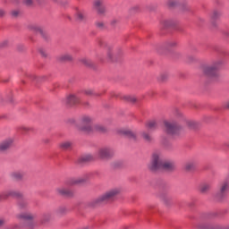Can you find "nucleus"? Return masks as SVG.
Segmentation results:
<instances>
[{"label": "nucleus", "mask_w": 229, "mask_h": 229, "mask_svg": "<svg viewBox=\"0 0 229 229\" xmlns=\"http://www.w3.org/2000/svg\"><path fill=\"white\" fill-rule=\"evenodd\" d=\"M223 66V60L214 61L211 64H204L201 66V72L204 76L211 80H217L219 78V70Z\"/></svg>", "instance_id": "nucleus-1"}, {"label": "nucleus", "mask_w": 229, "mask_h": 229, "mask_svg": "<svg viewBox=\"0 0 229 229\" xmlns=\"http://www.w3.org/2000/svg\"><path fill=\"white\" fill-rule=\"evenodd\" d=\"M121 192L119 188H114L106 191L104 194L100 195L95 200H93L94 205H103V203H108L111 199H114L117 194Z\"/></svg>", "instance_id": "nucleus-2"}, {"label": "nucleus", "mask_w": 229, "mask_h": 229, "mask_svg": "<svg viewBox=\"0 0 229 229\" xmlns=\"http://www.w3.org/2000/svg\"><path fill=\"white\" fill-rule=\"evenodd\" d=\"M164 159L165 158L162 152H153L151 155L150 163L148 164V169H150V171H158V169H162Z\"/></svg>", "instance_id": "nucleus-3"}, {"label": "nucleus", "mask_w": 229, "mask_h": 229, "mask_svg": "<svg viewBox=\"0 0 229 229\" xmlns=\"http://www.w3.org/2000/svg\"><path fill=\"white\" fill-rule=\"evenodd\" d=\"M165 130L168 135H177L182 130V126L175 121H165Z\"/></svg>", "instance_id": "nucleus-4"}, {"label": "nucleus", "mask_w": 229, "mask_h": 229, "mask_svg": "<svg viewBox=\"0 0 229 229\" xmlns=\"http://www.w3.org/2000/svg\"><path fill=\"white\" fill-rule=\"evenodd\" d=\"M92 117L89 115H84L81 118V125L79 127V130L81 131H85V133H90L92 131Z\"/></svg>", "instance_id": "nucleus-5"}, {"label": "nucleus", "mask_w": 229, "mask_h": 229, "mask_svg": "<svg viewBox=\"0 0 229 229\" xmlns=\"http://www.w3.org/2000/svg\"><path fill=\"white\" fill-rule=\"evenodd\" d=\"M98 157L100 160H110L114 157V149L108 147H103L98 149Z\"/></svg>", "instance_id": "nucleus-6"}, {"label": "nucleus", "mask_w": 229, "mask_h": 229, "mask_svg": "<svg viewBox=\"0 0 229 229\" xmlns=\"http://www.w3.org/2000/svg\"><path fill=\"white\" fill-rule=\"evenodd\" d=\"M228 191H229V180L225 179L224 182L220 183L219 191L217 192V198H219V199L225 198Z\"/></svg>", "instance_id": "nucleus-7"}, {"label": "nucleus", "mask_w": 229, "mask_h": 229, "mask_svg": "<svg viewBox=\"0 0 229 229\" xmlns=\"http://www.w3.org/2000/svg\"><path fill=\"white\" fill-rule=\"evenodd\" d=\"M22 198V193L17 191H7L0 193V201H3V199H8V198Z\"/></svg>", "instance_id": "nucleus-8"}, {"label": "nucleus", "mask_w": 229, "mask_h": 229, "mask_svg": "<svg viewBox=\"0 0 229 229\" xmlns=\"http://www.w3.org/2000/svg\"><path fill=\"white\" fill-rule=\"evenodd\" d=\"M55 192L56 194H58V196H65L66 198H71L74 196V191H72V190L65 188L64 186L56 188Z\"/></svg>", "instance_id": "nucleus-9"}, {"label": "nucleus", "mask_w": 229, "mask_h": 229, "mask_svg": "<svg viewBox=\"0 0 229 229\" xmlns=\"http://www.w3.org/2000/svg\"><path fill=\"white\" fill-rule=\"evenodd\" d=\"M13 138H7L0 142V151H7L13 146Z\"/></svg>", "instance_id": "nucleus-10"}, {"label": "nucleus", "mask_w": 229, "mask_h": 229, "mask_svg": "<svg viewBox=\"0 0 229 229\" xmlns=\"http://www.w3.org/2000/svg\"><path fill=\"white\" fill-rule=\"evenodd\" d=\"M17 219H23L24 221H33L36 216L30 212H22L16 215Z\"/></svg>", "instance_id": "nucleus-11"}, {"label": "nucleus", "mask_w": 229, "mask_h": 229, "mask_svg": "<svg viewBox=\"0 0 229 229\" xmlns=\"http://www.w3.org/2000/svg\"><path fill=\"white\" fill-rule=\"evenodd\" d=\"M174 167H175L174 162L163 159L161 169H165V171H173Z\"/></svg>", "instance_id": "nucleus-12"}, {"label": "nucleus", "mask_w": 229, "mask_h": 229, "mask_svg": "<svg viewBox=\"0 0 229 229\" xmlns=\"http://www.w3.org/2000/svg\"><path fill=\"white\" fill-rule=\"evenodd\" d=\"M94 8L98 12V13H105V4L103 0H95Z\"/></svg>", "instance_id": "nucleus-13"}, {"label": "nucleus", "mask_w": 229, "mask_h": 229, "mask_svg": "<svg viewBox=\"0 0 229 229\" xmlns=\"http://www.w3.org/2000/svg\"><path fill=\"white\" fill-rule=\"evenodd\" d=\"M24 176H26V173L22 171H16V172L11 173V177L13 180H17V181L24 180Z\"/></svg>", "instance_id": "nucleus-14"}, {"label": "nucleus", "mask_w": 229, "mask_h": 229, "mask_svg": "<svg viewBox=\"0 0 229 229\" xmlns=\"http://www.w3.org/2000/svg\"><path fill=\"white\" fill-rule=\"evenodd\" d=\"M87 179L83 177L72 178L68 182V185H80V183H85Z\"/></svg>", "instance_id": "nucleus-15"}, {"label": "nucleus", "mask_w": 229, "mask_h": 229, "mask_svg": "<svg viewBox=\"0 0 229 229\" xmlns=\"http://www.w3.org/2000/svg\"><path fill=\"white\" fill-rule=\"evenodd\" d=\"M67 105H78L80 103V98L76 97V95H70L66 98Z\"/></svg>", "instance_id": "nucleus-16"}, {"label": "nucleus", "mask_w": 229, "mask_h": 229, "mask_svg": "<svg viewBox=\"0 0 229 229\" xmlns=\"http://www.w3.org/2000/svg\"><path fill=\"white\" fill-rule=\"evenodd\" d=\"M120 98L127 103H137V97L133 95H122Z\"/></svg>", "instance_id": "nucleus-17"}, {"label": "nucleus", "mask_w": 229, "mask_h": 229, "mask_svg": "<svg viewBox=\"0 0 229 229\" xmlns=\"http://www.w3.org/2000/svg\"><path fill=\"white\" fill-rule=\"evenodd\" d=\"M120 133H122V135H125L126 137L135 139V133L128 128L120 130Z\"/></svg>", "instance_id": "nucleus-18"}, {"label": "nucleus", "mask_w": 229, "mask_h": 229, "mask_svg": "<svg viewBox=\"0 0 229 229\" xmlns=\"http://www.w3.org/2000/svg\"><path fill=\"white\" fill-rule=\"evenodd\" d=\"M84 94L86 96H89L90 98H99V96H101V93H98L94 91V89H85Z\"/></svg>", "instance_id": "nucleus-19"}, {"label": "nucleus", "mask_w": 229, "mask_h": 229, "mask_svg": "<svg viewBox=\"0 0 229 229\" xmlns=\"http://www.w3.org/2000/svg\"><path fill=\"white\" fill-rule=\"evenodd\" d=\"M145 126L148 130H157V123L156 120H148Z\"/></svg>", "instance_id": "nucleus-20"}, {"label": "nucleus", "mask_w": 229, "mask_h": 229, "mask_svg": "<svg viewBox=\"0 0 229 229\" xmlns=\"http://www.w3.org/2000/svg\"><path fill=\"white\" fill-rule=\"evenodd\" d=\"M59 148L61 149H64L66 151L67 149H71L72 148V141H63L59 144Z\"/></svg>", "instance_id": "nucleus-21"}, {"label": "nucleus", "mask_w": 229, "mask_h": 229, "mask_svg": "<svg viewBox=\"0 0 229 229\" xmlns=\"http://www.w3.org/2000/svg\"><path fill=\"white\" fill-rule=\"evenodd\" d=\"M17 207H18L19 210H28V208H29L28 201H26V200H20L17 203Z\"/></svg>", "instance_id": "nucleus-22"}, {"label": "nucleus", "mask_w": 229, "mask_h": 229, "mask_svg": "<svg viewBox=\"0 0 229 229\" xmlns=\"http://www.w3.org/2000/svg\"><path fill=\"white\" fill-rule=\"evenodd\" d=\"M141 137L144 139L145 142H153V137L146 131L141 132Z\"/></svg>", "instance_id": "nucleus-23"}, {"label": "nucleus", "mask_w": 229, "mask_h": 229, "mask_svg": "<svg viewBox=\"0 0 229 229\" xmlns=\"http://www.w3.org/2000/svg\"><path fill=\"white\" fill-rule=\"evenodd\" d=\"M92 160V156H83L78 159L79 164H85V162H90Z\"/></svg>", "instance_id": "nucleus-24"}, {"label": "nucleus", "mask_w": 229, "mask_h": 229, "mask_svg": "<svg viewBox=\"0 0 229 229\" xmlns=\"http://www.w3.org/2000/svg\"><path fill=\"white\" fill-rule=\"evenodd\" d=\"M75 17H76L77 21H84L85 20V12H83L81 10L77 11Z\"/></svg>", "instance_id": "nucleus-25"}, {"label": "nucleus", "mask_w": 229, "mask_h": 229, "mask_svg": "<svg viewBox=\"0 0 229 229\" xmlns=\"http://www.w3.org/2000/svg\"><path fill=\"white\" fill-rule=\"evenodd\" d=\"M196 164L192 161L187 162L184 165L186 171H193L195 169Z\"/></svg>", "instance_id": "nucleus-26"}, {"label": "nucleus", "mask_w": 229, "mask_h": 229, "mask_svg": "<svg viewBox=\"0 0 229 229\" xmlns=\"http://www.w3.org/2000/svg\"><path fill=\"white\" fill-rule=\"evenodd\" d=\"M65 214H67V208L65 207H60L57 210H56V215L59 217H62V216H65Z\"/></svg>", "instance_id": "nucleus-27"}, {"label": "nucleus", "mask_w": 229, "mask_h": 229, "mask_svg": "<svg viewBox=\"0 0 229 229\" xmlns=\"http://www.w3.org/2000/svg\"><path fill=\"white\" fill-rule=\"evenodd\" d=\"M49 221H51V214L49 213L44 214L41 218V224L46 225V223H49Z\"/></svg>", "instance_id": "nucleus-28"}, {"label": "nucleus", "mask_w": 229, "mask_h": 229, "mask_svg": "<svg viewBox=\"0 0 229 229\" xmlns=\"http://www.w3.org/2000/svg\"><path fill=\"white\" fill-rule=\"evenodd\" d=\"M60 60H62V62H71V60H72V55L70 54H64L60 56Z\"/></svg>", "instance_id": "nucleus-29"}, {"label": "nucleus", "mask_w": 229, "mask_h": 229, "mask_svg": "<svg viewBox=\"0 0 229 229\" xmlns=\"http://www.w3.org/2000/svg\"><path fill=\"white\" fill-rule=\"evenodd\" d=\"M210 191V184L208 183H204L200 186V192L205 194V192H208Z\"/></svg>", "instance_id": "nucleus-30"}, {"label": "nucleus", "mask_w": 229, "mask_h": 229, "mask_svg": "<svg viewBox=\"0 0 229 229\" xmlns=\"http://www.w3.org/2000/svg\"><path fill=\"white\" fill-rule=\"evenodd\" d=\"M221 17V13L219 11H214L211 13V19L212 21H216V19H219Z\"/></svg>", "instance_id": "nucleus-31"}, {"label": "nucleus", "mask_w": 229, "mask_h": 229, "mask_svg": "<svg viewBox=\"0 0 229 229\" xmlns=\"http://www.w3.org/2000/svg\"><path fill=\"white\" fill-rule=\"evenodd\" d=\"M163 28H169L173 26V21L171 20H165L161 22Z\"/></svg>", "instance_id": "nucleus-32"}, {"label": "nucleus", "mask_w": 229, "mask_h": 229, "mask_svg": "<svg viewBox=\"0 0 229 229\" xmlns=\"http://www.w3.org/2000/svg\"><path fill=\"white\" fill-rule=\"evenodd\" d=\"M178 5V1L176 0H168L167 1V6H169L170 8H174V6Z\"/></svg>", "instance_id": "nucleus-33"}, {"label": "nucleus", "mask_w": 229, "mask_h": 229, "mask_svg": "<svg viewBox=\"0 0 229 229\" xmlns=\"http://www.w3.org/2000/svg\"><path fill=\"white\" fill-rule=\"evenodd\" d=\"M168 78H169V74H167V73H161L159 75V77H158V80L160 81H166L168 80Z\"/></svg>", "instance_id": "nucleus-34"}, {"label": "nucleus", "mask_w": 229, "mask_h": 229, "mask_svg": "<svg viewBox=\"0 0 229 229\" xmlns=\"http://www.w3.org/2000/svg\"><path fill=\"white\" fill-rule=\"evenodd\" d=\"M95 130L100 132L106 131V128H105V126H103L102 124L95 125Z\"/></svg>", "instance_id": "nucleus-35"}, {"label": "nucleus", "mask_w": 229, "mask_h": 229, "mask_svg": "<svg viewBox=\"0 0 229 229\" xmlns=\"http://www.w3.org/2000/svg\"><path fill=\"white\" fill-rule=\"evenodd\" d=\"M140 7L139 5H134L132 7L130 8V13H135L137 12H140Z\"/></svg>", "instance_id": "nucleus-36"}, {"label": "nucleus", "mask_w": 229, "mask_h": 229, "mask_svg": "<svg viewBox=\"0 0 229 229\" xmlns=\"http://www.w3.org/2000/svg\"><path fill=\"white\" fill-rule=\"evenodd\" d=\"M115 54H114V51L112 49L109 48V50L107 51V58L109 60H114V55Z\"/></svg>", "instance_id": "nucleus-37"}, {"label": "nucleus", "mask_w": 229, "mask_h": 229, "mask_svg": "<svg viewBox=\"0 0 229 229\" xmlns=\"http://www.w3.org/2000/svg\"><path fill=\"white\" fill-rule=\"evenodd\" d=\"M31 30H33L34 31H37V33H42V28L37 26V25H33L31 27Z\"/></svg>", "instance_id": "nucleus-38"}, {"label": "nucleus", "mask_w": 229, "mask_h": 229, "mask_svg": "<svg viewBox=\"0 0 229 229\" xmlns=\"http://www.w3.org/2000/svg\"><path fill=\"white\" fill-rule=\"evenodd\" d=\"M174 46H176L175 41H170L166 44V47H174Z\"/></svg>", "instance_id": "nucleus-39"}, {"label": "nucleus", "mask_w": 229, "mask_h": 229, "mask_svg": "<svg viewBox=\"0 0 229 229\" xmlns=\"http://www.w3.org/2000/svg\"><path fill=\"white\" fill-rule=\"evenodd\" d=\"M81 62L82 64H84L85 65H90V62H89V59H87V58L81 59Z\"/></svg>", "instance_id": "nucleus-40"}, {"label": "nucleus", "mask_w": 229, "mask_h": 229, "mask_svg": "<svg viewBox=\"0 0 229 229\" xmlns=\"http://www.w3.org/2000/svg\"><path fill=\"white\" fill-rule=\"evenodd\" d=\"M4 225H6V219L0 217V228L1 226H4Z\"/></svg>", "instance_id": "nucleus-41"}, {"label": "nucleus", "mask_w": 229, "mask_h": 229, "mask_svg": "<svg viewBox=\"0 0 229 229\" xmlns=\"http://www.w3.org/2000/svg\"><path fill=\"white\" fill-rule=\"evenodd\" d=\"M187 125L189 126V128H194V126H196V123H194V122H187Z\"/></svg>", "instance_id": "nucleus-42"}, {"label": "nucleus", "mask_w": 229, "mask_h": 229, "mask_svg": "<svg viewBox=\"0 0 229 229\" xmlns=\"http://www.w3.org/2000/svg\"><path fill=\"white\" fill-rule=\"evenodd\" d=\"M24 3L27 6H31V4H33V0H24Z\"/></svg>", "instance_id": "nucleus-43"}, {"label": "nucleus", "mask_w": 229, "mask_h": 229, "mask_svg": "<svg viewBox=\"0 0 229 229\" xmlns=\"http://www.w3.org/2000/svg\"><path fill=\"white\" fill-rule=\"evenodd\" d=\"M117 22H119V20H117V19H114L111 21L112 26H115V24H117Z\"/></svg>", "instance_id": "nucleus-44"}, {"label": "nucleus", "mask_w": 229, "mask_h": 229, "mask_svg": "<svg viewBox=\"0 0 229 229\" xmlns=\"http://www.w3.org/2000/svg\"><path fill=\"white\" fill-rule=\"evenodd\" d=\"M171 199L170 198H167V197H164L163 198V201H164V203H165V205H167L169 202V200H170Z\"/></svg>", "instance_id": "nucleus-45"}, {"label": "nucleus", "mask_w": 229, "mask_h": 229, "mask_svg": "<svg viewBox=\"0 0 229 229\" xmlns=\"http://www.w3.org/2000/svg\"><path fill=\"white\" fill-rule=\"evenodd\" d=\"M12 15H13V17H17V15H19V11H13Z\"/></svg>", "instance_id": "nucleus-46"}, {"label": "nucleus", "mask_w": 229, "mask_h": 229, "mask_svg": "<svg viewBox=\"0 0 229 229\" xmlns=\"http://www.w3.org/2000/svg\"><path fill=\"white\" fill-rule=\"evenodd\" d=\"M97 26H98V28H103V26H105V23H103V22H98V23H97Z\"/></svg>", "instance_id": "nucleus-47"}, {"label": "nucleus", "mask_w": 229, "mask_h": 229, "mask_svg": "<svg viewBox=\"0 0 229 229\" xmlns=\"http://www.w3.org/2000/svg\"><path fill=\"white\" fill-rule=\"evenodd\" d=\"M4 15V10L0 9V17H3Z\"/></svg>", "instance_id": "nucleus-48"}, {"label": "nucleus", "mask_w": 229, "mask_h": 229, "mask_svg": "<svg viewBox=\"0 0 229 229\" xmlns=\"http://www.w3.org/2000/svg\"><path fill=\"white\" fill-rule=\"evenodd\" d=\"M82 105L84 106H90V104L89 102H82Z\"/></svg>", "instance_id": "nucleus-49"}, {"label": "nucleus", "mask_w": 229, "mask_h": 229, "mask_svg": "<svg viewBox=\"0 0 229 229\" xmlns=\"http://www.w3.org/2000/svg\"><path fill=\"white\" fill-rule=\"evenodd\" d=\"M23 130H24V131H30V130H31V129H30L29 127H23Z\"/></svg>", "instance_id": "nucleus-50"}, {"label": "nucleus", "mask_w": 229, "mask_h": 229, "mask_svg": "<svg viewBox=\"0 0 229 229\" xmlns=\"http://www.w3.org/2000/svg\"><path fill=\"white\" fill-rule=\"evenodd\" d=\"M40 53H41L42 56H47V55H46V53L44 52V50H41Z\"/></svg>", "instance_id": "nucleus-51"}, {"label": "nucleus", "mask_w": 229, "mask_h": 229, "mask_svg": "<svg viewBox=\"0 0 229 229\" xmlns=\"http://www.w3.org/2000/svg\"><path fill=\"white\" fill-rule=\"evenodd\" d=\"M119 165H121V163H118V165H114V167H117Z\"/></svg>", "instance_id": "nucleus-52"}, {"label": "nucleus", "mask_w": 229, "mask_h": 229, "mask_svg": "<svg viewBox=\"0 0 229 229\" xmlns=\"http://www.w3.org/2000/svg\"><path fill=\"white\" fill-rule=\"evenodd\" d=\"M37 3H42V0H36Z\"/></svg>", "instance_id": "nucleus-53"}, {"label": "nucleus", "mask_w": 229, "mask_h": 229, "mask_svg": "<svg viewBox=\"0 0 229 229\" xmlns=\"http://www.w3.org/2000/svg\"><path fill=\"white\" fill-rule=\"evenodd\" d=\"M227 108H229V103H228V105H227Z\"/></svg>", "instance_id": "nucleus-54"}, {"label": "nucleus", "mask_w": 229, "mask_h": 229, "mask_svg": "<svg viewBox=\"0 0 229 229\" xmlns=\"http://www.w3.org/2000/svg\"><path fill=\"white\" fill-rule=\"evenodd\" d=\"M199 228H203V227H201L200 225H199Z\"/></svg>", "instance_id": "nucleus-55"}]
</instances>
